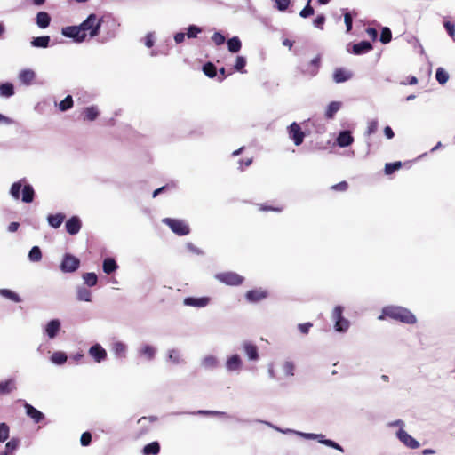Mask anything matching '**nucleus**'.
<instances>
[{
	"label": "nucleus",
	"instance_id": "nucleus-46",
	"mask_svg": "<svg viewBox=\"0 0 455 455\" xmlns=\"http://www.w3.org/2000/svg\"><path fill=\"white\" fill-rule=\"evenodd\" d=\"M9 437V426L6 423H0V442H5Z\"/></svg>",
	"mask_w": 455,
	"mask_h": 455
},
{
	"label": "nucleus",
	"instance_id": "nucleus-2",
	"mask_svg": "<svg viewBox=\"0 0 455 455\" xmlns=\"http://www.w3.org/2000/svg\"><path fill=\"white\" fill-rule=\"evenodd\" d=\"M387 318L406 324H415L417 323V318L413 313L408 308L400 306H387L383 307L381 315L378 319L385 320Z\"/></svg>",
	"mask_w": 455,
	"mask_h": 455
},
{
	"label": "nucleus",
	"instance_id": "nucleus-14",
	"mask_svg": "<svg viewBox=\"0 0 455 455\" xmlns=\"http://www.w3.org/2000/svg\"><path fill=\"white\" fill-rule=\"evenodd\" d=\"M210 302V299L208 297H201V298H193L188 297L184 299V304L190 307H204L207 306Z\"/></svg>",
	"mask_w": 455,
	"mask_h": 455
},
{
	"label": "nucleus",
	"instance_id": "nucleus-38",
	"mask_svg": "<svg viewBox=\"0 0 455 455\" xmlns=\"http://www.w3.org/2000/svg\"><path fill=\"white\" fill-rule=\"evenodd\" d=\"M0 294L14 302L21 301L20 297L17 293H15L14 291H12L11 290L2 289V290H0Z\"/></svg>",
	"mask_w": 455,
	"mask_h": 455
},
{
	"label": "nucleus",
	"instance_id": "nucleus-29",
	"mask_svg": "<svg viewBox=\"0 0 455 455\" xmlns=\"http://www.w3.org/2000/svg\"><path fill=\"white\" fill-rule=\"evenodd\" d=\"M321 64V55L315 56L309 63L307 72L311 76H315L318 73V69Z\"/></svg>",
	"mask_w": 455,
	"mask_h": 455
},
{
	"label": "nucleus",
	"instance_id": "nucleus-35",
	"mask_svg": "<svg viewBox=\"0 0 455 455\" xmlns=\"http://www.w3.org/2000/svg\"><path fill=\"white\" fill-rule=\"evenodd\" d=\"M203 72L210 78H213L217 76V68L212 62H207L203 66Z\"/></svg>",
	"mask_w": 455,
	"mask_h": 455
},
{
	"label": "nucleus",
	"instance_id": "nucleus-16",
	"mask_svg": "<svg viewBox=\"0 0 455 455\" xmlns=\"http://www.w3.org/2000/svg\"><path fill=\"white\" fill-rule=\"evenodd\" d=\"M353 141L354 138L349 131L341 132L337 138V143L341 148L351 145Z\"/></svg>",
	"mask_w": 455,
	"mask_h": 455
},
{
	"label": "nucleus",
	"instance_id": "nucleus-13",
	"mask_svg": "<svg viewBox=\"0 0 455 455\" xmlns=\"http://www.w3.org/2000/svg\"><path fill=\"white\" fill-rule=\"evenodd\" d=\"M16 389V380L12 378L0 382V395H9Z\"/></svg>",
	"mask_w": 455,
	"mask_h": 455
},
{
	"label": "nucleus",
	"instance_id": "nucleus-51",
	"mask_svg": "<svg viewBox=\"0 0 455 455\" xmlns=\"http://www.w3.org/2000/svg\"><path fill=\"white\" fill-rule=\"evenodd\" d=\"M379 127V123L377 120H371L368 123L366 133L367 135L373 134L377 132Z\"/></svg>",
	"mask_w": 455,
	"mask_h": 455
},
{
	"label": "nucleus",
	"instance_id": "nucleus-28",
	"mask_svg": "<svg viewBox=\"0 0 455 455\" xmlns=\"http://www.w3.org/2000/svg\"><path fill=\"white\" fill-rule=\"evenodd\" d=\"M142 452L144 455H157L160 452V444L158 442H152L144 446Z\"/></svg>",
	"mask_w": 455,
	"mask_h": 455
},
{
	"label": "nucleus",
	"instance_id": "nucleus-18",
	"mask_svg": "<svg viewBox=\"0 0 455 455\" xmlns=\"http://www.w3.org/2000/svg\"><path fill=\"white\" fill-rule=\"evenodd\" d=\"M344 21L347 28V32L352 30L353 18L358 15L355 10L349 11L348 9H343Z\"/></svg>",
	"mask_w": 455,
	"mask_h": 455
},
{
	"label": "nucleus",
	"instance_id": "nucleus-41",
	"mask_svg": "<svg viewBox=\"0 0 455 455\" xmlns=\"http://www.w3.org/2000/svg\"><path fill=\"white\" fill-rule=\"evenodd\" d=\"M392 39V32L387 27H384L380 33V42L384 44H388Z\"/></svg>",
	"mask_w": 455,
	"mask_h": 455
},
{
	"label": "nucleus",
	"instance_id": "nucleus-10",
	"mask_svg": "<svg viewBox=\"0 0 455 455\" xmlns=\"http://www.w3.org/2000/svg\"><path fill=\"white\" fill-rule=\"evenodd\" d=\"M268 293L263 289H254L248 291L245 294V298L250 302H258L267 297Z\"/></svg>",
	"mask_w": 455,
	"mask_h": 455
},
{
	"label": "nucleus",
	"instance_id": "nucleus-63",
	"mask_svg": "<svg viewBox=\"0 0 455 455\" xmlns=\"http://www.w3.org/2000/svg\"><path fill=\"white\" fill-rule=\"evenodd\" d=\"M384 134L389 140L393 139L395 136V133L390 126H386L384 128Z\"/></svg>",
	"mask_w": 455,
	"mask_h": 455
},
{
	"label": "nucleus",
	"instance_id": "nucleus-61",
	"mask_svg": "<svg viewBox=\"0 0 455 455\" xmlns=\"http://www.w3.org/2000/svg\"><path fill=\"white\" fill-rule=\"evenodd\" d=\"M204 364L207 367H214L217 364V361L213 356H209L204 359Z\"/></svg>",
	"mask_w": 455,
	"mask_h": 455
},
{
	"label": "nucleus",
	"instance_id": "nucleus-55",
	"mask_svg": "<svg viewBox=\"0 0 455 455\" xmlns=\"http://www.w3.org/2000/svg\"><path fill=\"white\" fill-rule=\"evenodd\" d=\"M348 188V184L347 181H341L338 184H335L331 187V189L336 191H346Z\"/></svg>",
	"mask_w": 455,
	"mask_h": 455
},
{
	"label": "nucleus",
	"instance_id": "nucleus-20",
	"mask_svg": "<svg viewBox=\"0 0 455 455\" xmlns=\"http://www.w3.org/2000/svg\"><path fill=\"white\" fill-rule=\"evenodd\" d=\"M243 349L250 360H257L259 358L258 347L256 345L251 342H245L243 344Z\"/></svg>",
	"mask_w": 455,
	"mask_h": 455
},
{
	"label": "nucleus",
	"instance_id": "nucleus-8",
	"mask_svg": "<svg viewBox=\"0 0 455 455\" xmlns=\"http://www.w3.org/2000/svg\"><path fill=\"white\" fill-rule=\"evenodd\" d=\"M397 438L408 448L417 449L419 447V443L410 435L405 430L399 429L396 433Z\"/></svg>",
	"mask_w": 455,
	"mask_h": 455
},
{
	"label": "nucleus",
	"instance_id": "nucleus-59",
	"mask_svg": "<svg viewBox=\"0 0 455 455\" xmlns=\"http://www.w3.org/2000/svg\"><path fill=\"white\" fill-rule=\"evenodd\" d=\"M366 33L369 36L370 38H371L373 41L377 40L378 37V31L374 28H367Z\"/></svg>",
	"mask_w": 455,
	"mask_h": 455
},
{
	"label": "nucleus",
	"instance_id": "nucleus-36",
	"mask_svg": "<svg viewBox=\"0 0 455 455\" xmlns=\"http://www.w3.org/2000/svg\"><path fill=\"white\" fill-rule=\"evenodd\" d=\"M73 104H74V101H73L72 96L68 95V96L65 97L64 100H62L59 103V109L61 112H65V111L70 109L73 107Z\"/></svg>",
	"mask_w": 455,
	"mask_h": 455
},
{
	"label": "nucleus",
	"instance_id": "nucleus-17",
	"mask_svg": "<svg viewBox=\"0 0 455 455\" xmlns=\"http://www.w3.org/2000/svg\"><path fill=\"white\" fill-rule=\"evenodd\" d=\"M60 329V321L57 319H54V320L50 321L47 323V325L45 327V331H46L47 336L50 339H54L57 336Z\"/></svg>",
	"mask_w": 455,
	"mask_h": 455
},
{
	"label": "nucleus",
	"instance_id": "nucleus-12",
	"mask_svg": "<svg viewBox=\"0 0 455 455\" xmlns=\"http://www.w3.org/2000/svg\"><path fill=\"white\" fill-rule=\"evenodd\" d=\"M24 408L26 410V414L35 423H40L44 419V415L40 411L33 407L31 404L25 403Z\"/></svg>",
	"mask_w": 455,
	"mask_h": 455
},
{
	"label": "nucleus",
	"instance_id": "nucleus-31",
	"mask_svg": "<svg viewBox=\"0 0 455 455\" xmlns=\"http://www.w3.org/2000/svg\"><path fill=\"white\" fill-rule=\"evenodd\" d=\"M14 94V87L11 83H4L0 84V95L2 97H11Z\"/></svg>",
	"mask_w": 455,
	"mask_h": 455
},
{
	"label": "nucleus",
	"instance_id": "nucleus-9",
	"mask_svg": "<svg viewBox=\"0 0 455 455\" xmlns=\"http://www.w3.org/2000/svg\"><path fill=\"white\" fill-rule=\"evenodd\" d=\"M65 227H66V231L69 235H76L80 231L82 223H81L80 219L77 216H73L67 220Z\"/></svg>",
	"mask_w": 455,
	"mask_h": 455
},
{
	"label": "nucleus",
	"instance_id": "nucleus-45",
	"mask_svg": "<svg viewBox=\"0 0 455 455\" xmlns=\"http://www.w3.org/2000/svg\"><path fill=\"white\" fill-rule=\"evenodd\" d=\"M246 66V60L243 56H237L235 60V64L234 66L235 70L244 73V68Z\"/></svg>",
	"mask_w": 455,
	"mask_h": 455
},
{
	"label": "nucleus",
	"instance_id": "nucleus-37",
	"mask_svg": "<svg viewBox=\"0 0 455 455\" xmlns=\"http://www.w3.org/2000/svg\"><path fill=\"white\" fill-rule=\"evenodd\" d=\"M28 259L32 262H39L42 259V251L38 246H34L28 253Z\"/></svg>",
	"mask_w": 455,
	"mask_h": 455
},
{
	"label": "nucleus",
	"instance_id": "nucleus-11",
	"mask_svg": "<svg viewBox=\"0 0 455 455\" xmlns=\"http://www.w3.org/2000/svg\"><path fill=\"white\" fill-rule=\"evenodd\" d=\"M89 355L97 362L100 363L101 361L107 358L106 350L99 344H95L89 349Z\"/></svg>",
	"mask_w": 455,
	"mask_h": 455
},
{
	"label": "nucleus",
	"instance_id": "nucleus-32",
	"mask_svg": "<svg viewBox=\"0 0 455 455\" xmlns=\"http://www.w3.org/2000/svg\"><path fill=\"white\" fill-rule=\"evenodd\" d=\"M49 43H50L49 36L34 37L31 42V44L34 47H42V48L48 47Z\"/></svg>",
	"mask_w": 455,
	"mask_h": 455
},
{
	"label": "nucleus",
	"instance_id": "nucleus-26",
	"mask_svg": "<svg viewBox=\"0 0 455 455\" xmlns=\"http://www.w3.org/2000/svg\"><path fill=\"white\" fill-rule=\"evenodd\" d=\"M51 21L50 15L45 12H40L36 15V24L41 28H45L49 26Z\"/></svg>",
	"mask_w": 455,
	"mask_h": 455
},
{
	"label": "nucleus",
	"instance_id": "nucleus-64",
	"mask_svg": "<svg viewBox=\"0 0 455 455\" xmlns=\"http://www.w3.org/2000/svg\"><path fill=\"white\" fill-rule=\"evenodd\" d=\"M185 39V34L182 33V32H179L177 34H175L174 36V40L177 44H180L184 41Z\"/></svg>",
	"mask_w": 455,
	"mask_h": 455
},
{
	"label": "nucleus",
	"instance_id": "nucleus-49",
	"mask_svg": "<svg viewBox=\"0 0 455 455\" xmlns=\"http://www.w3.org/2000/svg\"><path fill=\"white\" fill-rule=\"evenodd\" d=\"M319 442L321 443H323V444L329 446V447L334 448V449H336V450H338V451H339L341 452L344 451L343 448L339 443H335L332 440H330V439H321V440H319Z\"/></svg>",
	"mask_w": 455,
	"mask_h": 455
},
{
	"label": "nucleus",
	"instance_id": "nucleus-56",
	"mask_svg": "<svg viewBox=\"0 0 455 455\" xmlns=\"http://www.w3.org/2000/svg\"><path fill=\"white\" fill-rule=\"evenodd\" d=\"M312 326H313V324L311 323H299L298 325V328L301 333L307 334Z\"/></svg>",
	"mask_w": 455,
	"mask_h": 455
},
{
	"label": "nucleus",
	"instance_id": "nucleus-15",
	"mask_svg": "<svg viewBox=\"0 0 455 455\" xmlns=\"http://www.w3.org/2000/svg\"><path fill=\"white\" fill-rule=\"evenodd\" d=\"M372 44L368 41H361L353 45V53L362 55L372 50Z\"/></svg>",
	"mask_w": 455,
	"mask_h": 455
},
{
	"label": "nucleus",
	"instance_id": "nucleus-47",
	"mask_svg": "<svg viewBox=\"0 0 455 455\" xmlns=\"http://www.w3.org/2000/svg\"><path fill=\"white\" fill-rule=\"evenodd\" d=\"M311 2H307V4L301 10L299 15L302 18H308L312 16L315 12L314 8L310 5Z\"/></svg>",
	"mask_w": 455,
	"mask_h": 455
},
{
	"label": "nucleus",
	"instance_id": "nucleus-27",
	"mask_svg": "<svg viewBox=\"0 0 455 455\" xmlns=\"http://www.w3.org/2000/svg\"><path fill=\"white\" fill-rule=\"evenodd\" d=\"M35 197V191L31 185H24L22 190V201L24 203H31Z\"/></svg>",
	"mask_w": 455,
	"mask_h": 455
},
{
	"label": "nucleus",
	"instance_id": "nucleus-4",
	"mask_svg": "<svg viewBox=\"0 0 455 455\" xmlns=\"http://www.w3.org/2000/svg\"><path fill=\"white\" fill-rule=\"evenodd\" d=\"M215 278L220 283L230 286L241 285L244 281V278L242 275L232 271L218 273L215 275Z\"/></svg>",
	"mask_w": 455,
	"mask_h": 455
},
{
	"label": "nucleus",
	"instance_id": "nucleus-34",
	"mask_svg": "<svg viewBox=\"0 0 455 455\" xmlns=\"http://www.w3.org/2000/svg\"><path fill=\"white\" fill-rule=\"evenodd\" d=\"M77 299L80 301L89 302L92 300V292L84 287H80L77 289Z\"/></svg>",
	"mask_w": 455,
	"mask_h": 455
},
{
	"label": "nucleus",
	"instance_id": "nucleus-3",
	"mask_svg": "<svg viewBox=\"0 0 455 455\" xmlns=\"http://www.w3.org/2000/svg\"><path fill=\"white\" fill-rule=\"evenodd\" d=\"M163 222L166 224L173 233L178 235H187L190 233L189 226L183 220L165 218Z\"/></svg>",
	"mask_w": 455,
	"mask_h": 455
},
{
	"label": "nucleus",
	"instance_id": "nucleus-19",
	"mask_svg": "<svg viewBox=\"0 0 455 455\" xmlns=\"http://www.w3.org/2000/svg\"><path fill=\"white\" fill-rule=\"evenodd\" d=\"M226 366L230 371L239 370L242 366V360L240 356L238 355H234L229 357L226 363Z\"/></svg>",
	"mask_w": 455,
	"mask_h": 455
},
{
	"label": "nucleus",
	"instance_id": "nucleus-5",
	"mask_svg": "<svg viewBox=\"0 0 455 455\" xmlns=\"http://www.w3.org/2000/svg\"><path fill=\"white\" fill-rule=\"evenodd\" d=\"M342 314L343 307L341 306H336L332 311V318L335 321V330L344 332L348 329L349 322L343 317Z\"/></svg>",
	"mask_w": 455,
	"mask_h": 455
},
{
	"label": "nucleus",
	"instance_id": "nucleus-1",
	"mask_svg": "<svg viewBox=\"0 0 455 455\" xmlns=\"http://www.w3.org/2000/svg\"><path fill=\"white\" fill-rule=\"evenodd\" d=\"M101 24L102 17L92 13L80 25L63 28L61 34L65 37L72 38L76 43H82L87 37L91 39L99 36Z\"/></svg>",
	"mask_w": 455,
	"mask_h": 455
},
{
	"label": "nucleus",
	"instance_id": "nucleus-54",
	"mask_svg": "<svg viewBox=\"0 0 455 455\" xmlns=\"http://www.w3.org/2000/svg\"><path fill=\"white\" fill-rule=\"evenodd\" d=\"M83 446H88L92 442V435L90 432H84L80 438Z\"/></svg>",
	"mask_w": 455,
	"mask_h": 455
},
{
	"label": "nucleus",
	"instance_id": "nucleus-30",
	"mask_svg": "<svg viewBox=\"0 0 455 455\" xmlns=\"http://www.w3.org/2000/svg\"><path fill=\"white\" fill-rule=\"evenodd\" d=\"M83 116L84 120L94 121L99 116V111L96 107H88L84 109Z\"/></svg>",
	"mask_w": 455,
	"mask_h": 455
},
{
	"label": "nucleus",
	"instance_id": "nucleus-44",
	"mask_svg": "<svg viewBox=\"0 0 455 455\" xmlns=\"http://www.w3.org/2000/svg\"><path fill=\"white\" fill-rule=\"evenodd\" d=\"M51 360L56 364H62L67 361V355L63 352H54L51 356Z\"/></svg>",
	"mask_w": 455,
	"mask_h": 455
},
{
	"label": "nucleus",
	"instance_id": "nucleus-25",
	"mask_svg": "<svg viewBox=\"0 0 455 455\" xmlns=\"http://www.w3.org/2000/svg\"><path fill=\"white\" fill-rule=\"evenodd\" d=\"M102 267H103V271L107 275H110L117 269L118 266L114 259L107 258L103 261Z\"/></svg>",
	"mask_w": 455,
	"mask_h": 455
},
{
	"label": "nucleus",
	"instance_id": "nucleus-24",
	"mask_svg": "<svg viewBox=\"0 0 455 455\" xmlns=\"http://www.w3.org/2000/svg\"><path fill=\"white\" fill-rule=\"evenodd\" d=\"M341 102L339 101H331L325 111V117L327 119H332L335 114L340 109Z\"/></svg>",
	"mask_w": 455,
	"mask_h": 455
},
{
	"label": "nucleus",
	"instance_id": "nucleus-48",
	"mask_svg": "<svg viewBox=\"0 0 455 455\" xmlns=\"http://www.w3.org/2000/svg\"><path fill=\"white\" fill-rule=\"evenodd\" d=\"M202 32V29L199 27L195 25H191L188 28L187 36L188 38H196L199 33Z\"/></svg>",
	"mask_w": 455,
	"mask_h": 455
},
{
	"label": "nucleus",
	"instance_id": "nucleus-23",
	"mask_svg": "<svg viewBox=\"0 0 455 455\" xmlns=\"http://www.w3.org/2000/svg\"><path fill=\"white\" fill-rule=\"evenodd\" d=\"M65 217L66 216L63 213L50 214L47 217V220L50 226L54 228H58L62 224Z\"/></svg>",
	"mask_w": 455,
	"mask_h": 455
},
{
	"label": "nucleus",
	"instance_id": "nucleus-52",
	"mask_svg": "<svg viewBox=\"0 0 455 455\" xmlns=\"http://www.w3.org/2000/svg\"><path fill=\"white\" fill-rule=\"evenodd\" d=\"M141 354L150 360L155 355V349L151 346L147 345L141 349Z\"/></svg>",
	"mask_w": 455,
	"mask_h": 455
},
{
	"label": "nucleus",
	"instance_id": "nucleus-53",
	"mask_svg": "<svg viewBox=\"0 0 455 455\" xmlns=\"http://www.w3.org/2000/svg\"><path fill=\"white\" fill-rule=\"evenodd\" d=\"M19 443H20V441L18 439H16V438L11 439L5 445V448H6L5 451H7V453L9 451H12L16 450L19 446Z\"/></svg>",
	"mask_w": 455,
	"mask_h": 455
},
{
	"label": "nucleus",
	"instance_id": "nucleus-58",
	"mask_svg": "<svg viewBox=\"0 0 455 455\" xmlns=\"http://www.w3.org/2000/svg\"><path fill=\"white\" fill-rule=\"evenodd\" d=\"M324 22H325V17L323 15H319L314 20V25L316 28H321V29H323V26Z\"/></svg>",
	"mask_w": 455,
	"mask_h": 455
},
{
	"label": "nucleus",
	"instance_id": "nucleus-43",
	"mask_svg": "<svg viewBox=\"0 0 455 455\" xmlns=\"http://www.w3.org/2000/svg\"><path fill=\"white\" fill-rule=\"evenodd\" d=\"M435 77L441 84H444L449 79V75L443 68H438Z\"/></svg>",
	"mask_w": 455,
	"mask_h": 455
},
{
	"label": "nucleus",
	"instance_id": "nucleus-62",
	"mask_svg": "<svg viewBox=\"0 0 455 455\" xmlns=\"http://www.w3.org/2000/svg\"><path fill=\"white\" fill-rule=\"evenodd\" d=\"M145 45L148 48H151L154 45L153 35L148 34L145 38Z\"/></svg>",
	"mask_w": 455,
	"mask_h": 455
},
{
	"label": "nucleus",
	"instance_id": "nucleus-6",
	"mask_svg": "<svg viewBox=\"0 0 455 455\" xmlns=\"http://www.w3.org/2000/svg\"><path fill=\"white\" fill-rule=\"evenodd\" d=\"M79 266V259L69 253H67L63 257L60 268L64 273H72L77 270Z\"/></svg>",
	"mask_w": 455,
	"mask_h": 455
},
{
	"label": "nucleus",
	"instance_id": "nucleus-42",
	"mask_svg": "<svg viewBox=\"0 0 455 455\" xmlns=\"http://www.w3.org/2000/svg\"><path fill=\"white\" fill-rule=\"evenodd\" d=\"M22 188V180L14 182L10 189V194L15 199H19L20 196V188Z\"/></svg>",
	"mask_w": 455,
	"mask_h": 455
},
{
	"label": "nucleus",
	"instance_id": "nucleus-50",
	"mask_svg": "<svg viewBox=\"0 0 455 455\" xmlns=\"http://www.w3.org/2000/svg\"><path fill=\"white\" fill-rule=\"evenodd\" d=\"M212 42L216 44V45H221L225 43L226 41V37L224 35H222L221 33L220 32H215L212 36Z\"/></svg>",
	"mask_w": 455,
	"mask_h": 455
},
{
	"label": "nucleus",
	"instance_id": "nucleus-7",
	"mask_svg": "<svg viewBox=\"0 0 455 455\" xmlns=\"http://www.w3.org/2000/svg\"><path fill=\"white\" fill-rule=\"evenodd\" d=\"M288 133L289 137L293 140L296 146H299L303 143L305 133L297 123L293 122L288 127Z\"/></svg>",
	"mask_w": 455,
	"mask_h": 455
},
{
	"label": "nucleus",
	"instance_id": "nucleus-22",
	"mask_svg": "<svg viewBox=\"0 0 455 455\" xmlns=\"http://www.w3.org/2000/svg\"><path fill=\"white\" fill-rule=\"evenodd\" d=\"M36 77V74L31 69H23L19 75L20 82L26 85L30 84Z\"/></svg>",
	"mask_w": 455,
	"mask_h": 455
},
{
	"label": "nucleus",
	"instance_id": "nucleus-33",
	"mask_svg": "<svg viewBox=\"0 0 455 455\" xmlns=\"http://www.w3.org/2000/svg\"><path fill=\"white\" fill-rule=\"evenodd\" d=\"M228 47L229 52L235 53L241 50L242 43L237 36H234L228 41Z\"/></svg>",
	"mask_w": 455,
	"mask_h": 455
},
{
	"label": "nucleus",
	"instance_id": "nucleus-40",
	"mask_svg": "<svg viewBox=\"0 0 455 455\" xmlns=\"http://www.w3.org/2000/svg\"><path fill=\"white\" fill-rule=\"evenodd\" d=\"M402 167V163L400 161L394 163H387L385 165V173L387 175H390L394 173L395 171L399 170Z\"/></svg>",
	"mask_w": 455,
	"mask_h": 455
},
{
	"label": "nucleus",
	"instance_id": "nucleus-57",
	"mask_svg": "<svg viewBox=\"0 0 455 455\" xmlns=\"http://www.w3.org/2000/svg\"><path fill=\"white\" fill-rule=\"evenodd\" d=\"M444 28H446L449 36L451 37H454L455 36V27L452 23H451L450 21H445L444 22Z\"/></svg>",
	"mask_w": 455,
	"mask_h": 455
},
{
	"label": "nucleus",
	"instance_id": "nucleus-39",
	"mask_svg": "<svg viewBox=\"0 0 455 455\" xmlns=\"http://www.w3.org/2000/svg\"><path fill=\"white\" fill-rule=\"evenodd\" d=\"M83 279L84 283L90 287L96 285L98 282V277L96 274L92 272L84 274Z\"/></svg>",
	"mask_w": 455,
	"mask_h": 455
},
{
	"label": "nucleus",
	"instance_id": "nucleus-60",
	"mask_svg": "<svg viewBox=\"0 0 455 455\" xmlns=\"http://www.w3.org/2000/svg\"><path fill=\"white\" fill-rule=\"evenodd\" d=\"M291 2H275V7L281 11L284 12L289 8Z\"/></svg>",
	"mask_w": 455,
	"mask_h": 455
},
{
	"label": "nucleus",
	"instance_id": "nucleus-21",
	"mask_svg": "<svg viewBox=\"0 0 455 455\" xmlns=\"http://www.w3.org/2000/svg\"><path fill=\"white\" fill-rule=\"evenodd\" d=\"M352 74L343 68H337L333 74V80L336 83H343L349 80Z\"/></svg>",
	"mask_w": 455,
	"mask_h": 455
}]
</instances>
